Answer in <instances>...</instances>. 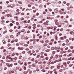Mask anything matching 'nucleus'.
Listing matches in <instances>:
<instances>
[{"label":"nucleus","instance_id":"nucleus-19","mask_svg":"<svg viewBox=\"0 0 74 74\" xmlns=\"http://www.w3.org/2000/svg\"><path fill=\"white\" fill-rule=\"evenodd\" d=\"M63 71V69H61L59 71V72H62Z\"/></svg>","mask_w":74,"mask_h":74},{"label":"nucleus","instance_id":"nucleus-23","mask_svg":"<svg viewBox=\"0 0 74 74\" xmlns=\"http://www.w3.org/2000/svg\"><path fill=\"white\" fill-rule=\"evenodd\" d=\"M39 30V29H37L36 30V33H38V32Z\"/></svg>","mask_w":74,"mask_h":74},{"label":"nucleus","instance_id":"nucleus-31","mask_svg":"<svg viewBox=\"0 0 74 74\" xmlns=\"http://www.w3.org/2000/svg\"><path fill=\"white\" fill-rule=\"evenodd\" d=\"M37 27H41V25H37Z\"/></svg>","mask_w":74,"mask_h":74},{"label":"nucleus","instance_id":"nucleus-63","mask_svg":"<svg viewBox=\"0 0 74 74\" xmlns=\"http://www.w3.org/2000/svg\"><path fill=\"white\" fill-rule=\"evenodd\" d=\"M7 7H8H8H11V5H8L7 6Z\"/></svg>","mask_w":74,"mask_h":74},{"label":"nucleus","instance_id":"nucleus-44","mask_svg":"<svg viewBox=\"0 0 74 74\" xmlns=\"http://www.w3.org/2000/svg\"><path fill=\"white\" fill-rule=\"evenodd\" d=\"M61 51H63V48H61L60 49Z\"/></svg>","mask_w":74,"mask_h":74},{"label":"nucleus","instance_id":"nucleus-8","mask_svg":"<svg viewBox=\"0 0 74 74\" xmlns=\"http://www.w3.org/2000/svg\"><path fill=\"white\" fill-rule=\"evenodd\" d=\"M9 26H10V27L12 26H13V24L12 23H10L9 25Z\"/></svg>","mask_w":74,"mask_h":74},{"label":"nucleus","instance_id":"nucleus-51","mask_svg":"<svg viewBox=\"0 0 74 74\" xmlns=\"http://www.w3.org/2000/svg\"><path fill=\"white\" fill-rule=\"evenodd\" d=\"M16 46H19V43H17L16 44Z\"/></svg>","mask_w":74,"mask_h":74},{"label":"nucleus","instance_id":"nucleus-41","mask_svg":"<svg viewBox=\"0 0 74 74\" xmlns=\"http://www.w3.org/2000/svg\"><path fill=\"white\" fill-rule=\"evenodd\" d=\"M45 63H46V62H45V61H44L43 62V64H45Z\"/></svg>","mask_w":74,"mask_h":74},{"label":"nucleus","instance_id":"nucleus-62","mask_svg":"<svg viewBox=\"0 0 74 74\" xmlns=\"http://www.w3.org/2000/svg\"><path fill=\"white\" fill-rule=\"evenodd\" d=\"M73 48H74V47L73 46L71 47V49H73Z\"/></svg>","mask_w":74,"mask_h":74},{"label":"nucleus","instance_id":"nucleus-59","mask_svg":"<svg viewBox=\"0 0 74 74\" xmlns=\"http://www.w3.org/2000/svg\"><path fill=\"white\" fill-rule=\"evenodd\" d=\"M47 36H48V37H49V33H48L47 34Z\"/></svg>","mask_w":74,"mask_h":74},{"label":"nucleus","instance_id":"nucleus-38","mask_svg":"<svg viewBox=\"0 0 74 74\" xmlns=\"http://www.w3.org/2000/svg\"><path fill=\"white\" fill-rule=\"evenodd\" d=\"M11 22H12V23H15V21H14L13 20Z\"/></svg>","mask_w":74,"mask_h":74},{"label":"nucleus","instance_id":"nucleus-58","mask_svg":"<svg viewBox=\"0 0 74 74\" xmlns=\"http://www.w3.org/2000/svg\"><path fill=\"white\" fill-rule=\"evenodd\" d=\"M22 53H23V54H25V51H23L22 52Z\"/></svg>","mask_w":74,"mask_h":74},{"label":"nucleus","instance_id":"nucleus-39","mask_svg":"<svg viewBox=\"0 0 74 74\" xmlns=\"http://www.w3.org/2000/svg\"><path fill=\"white\" fill-rule=\"evenodd\" d=\"M44 45L45 47H47V46L48 45V44L47 43H46Z\"/></svg>","mask_w":74,"mask_h":74},{"label":"nucleus","instance_id":"nucleus-53","mask_svg":"<svg viewBox=\"0 0 74 74\" xmlns=\"http://www.w3.org/2000/svg\"><path fill=\"white\" fill-rule=\"evenodd\" d=\"M36 15V16H38V15H39V13H37Z\"/></svg>","mask_w":74,"mask_h":74},{"label":"nucleus","instance_id":"nucleus-7","mask_svg":"<svg viewBox=\"0 0 74 74\" xmlns=\"http://www.w3.org/2000/svg\"><path fill=\"white\" fill-rule=\"evenodd\" d=\"M54 73L55 74H57V71H56V69H55V70L54 71Z\"/></svg>","mask_w":74,"mask_h":74},{"label":"nucleus","instance_id":"nucleus-25","mask_svg":"<svg viewBox=\"0 0 74 74\" xmlns=\"http://www.w3.org/2000/svg\"><path fill=\"white\" fill-rule=\"evenodd\" d=\"M40 56L39 55H38V56H37L36 58H40Z\"/></svg>","mask_w":74,"mask_h":74},{"label":"nucleus","instance_id":"nucleus-28","mask_svg":"<svg viewBox=\"0 0 74 74\" xmlns=\"http://www.w3.org/2000/svg\"><path fill=\"white\" fill-rule=\"evenodd\" d=\"M40 42H41V43H44V41H43V40H40Z\"/></svg>","mask_w":74,"mask_h":74},{"label":"nucleus","instance_id":"nucleus-9","mask_svg":"<svg viewBox=\"0 0 74 74\" xmlns=\"http://www.w3.org/2000/svg\"><path fill=\"white\" fill-rule=\"evenodd\" d=\"M4 18H5V17L4 16H3L1 17V19H2V20H3V19H4Z\"/></svg>","mask_w":74,"mask_h":74},{"label":"nucleus","instance_id":"nucleus-5","mask_svg":"<svg viewBox=\"0 0 74 74\" xmlns=\"http://www.w3.org/2000/svg\"><path fill=\"white\" fill-rule=\"evenodd\" d=\"M56 61H55L54 62H51V64H53L54 63H56Z\"/></svg>","mask_w":74,"mask_h":74},{"label":"nucleus","instance_id":"nucleus-26","mask_svg":"<svg viewBox=\"0 0 74 74\" xmlns=\"http://www.w3.org/2000/svg\"><path fill=\"white\" fill-rule=\"evenodd\" d=\"M66 5L67 6H69V5H70V3H67L66 4Z\"/></svg>","mask_w":74,"mask_h":74},{"label":"nucleus","instance_id":"nucleus-6","mask_svg":"<svg viewBox=\"0 0 74 74\" xmlns=\"http://www.w3.org/2000/svg\"><path fill=\"white\" fill-rule=\"evenodd\" d=\"M64 37H61L60 38V40H64Z\"/></svg>","mask_w":74,"mask_h":74},{"label":"nucleus","instance_id":"nucleus-37","mask_svg":"<svg viewBox=\"0 0 74 74\" xmlns=\"http://www.w3.org/2000/svg\"><path fill=\"white\" fill-rule=\"evenodd\" d=\"M18 41V40L17 39H16L15 40H14V41L15 42H17V41Z\"/></svg>","mask_w":74,"mask_h":74},{"label":"nucleus","instance_id":"nucleus-18","mask_svg":"<svg viewBox=\"0 0 74 74\" xmlns=\"http://www.w3.org/2000/svg\"><path fill=\"white\" fill-rule=\"evenodd\" d=\"M7 18H8L9 16H10V14H7L6 15Z\"/></svg>","mask_w":74,"mask_h":74},{"label":"nucleus","instance_id":"nucleus-12","mask_svg":"<svg viewBox=\"0 0 74 74\" xmlns=\"http://www.w3.org/2000/svg\"><path fill=\"white\" fill-rule=\"evenodd\" d=\"M55 49V48H54V47H52L51 48V50L52 51V50H54Z\"/></svg>","mask_w":74,"mask_h":74},{"label":"nucleus","instance_id":"nucleus-47","mask_svg":"<svg viewBox=\"0 0 74 74\" xmlns=\"http://www.w3.org/2000/svg\"><path fill=\"white\" fill-rule=\"evenodd\" d=\"M43 72H45V71L44 70V69H42L41 70Z\"/></svg>","mask_w":74,"mask_h":74},{"label":"nucleus","instance_id":"nucleus-20","mask_svg":"<svg viewBox=\"0 0 74 74\" xmlns=\"http://www.w3.org/2000/svg\"><path fill=\"white\" fill-rule=\"evenodd\" d=\"M20 50H23V48L21 47L19 48Z\"/></svg>","mask_w":74,"mask_h":74},{"label":"nucleus","instance_id":"nucleus-46","mask_svg":"<svg viewBox=\"0 0 74 74\" xmlns=\"http://www.w3.org/2000/svg\"><path fill=\"white\" fill-rule=\"evenodd\" d=\"M38 64H42V62L40 61L38 62Z\"/></svg>","mask_w":74,"mask_h":74},{"label":"nucleus","instance_id":"nucleus-11","mask_svg":"<svg viewBox=\"0 0 74 74\" xmlns=\"http://www.w3.org/2000/svg\"><path fill=\"white\" fill-rule=\"evenodd\" d=\"M17 57H16L13 58V59L14 60H17Z\"/></svg>","mask_w":74,"mask_h":74},{"label":"nucleus","instance_id":"nucleus-13","mask_svg":"<svg viewBox=\"0 0 74 74\" xmlns=\"http://www.w3.org/2000/svg\"><path fill=\"white\" fill-rule=\"evenodd\" d=\"M55 24L56 25H58V20L56 21Z\"/></svg>","mask_w":74,"mask_h":74},{"label":"nucleus","instance_id":"nucleus-14","mask_svg":"<svg viewBox=\"0 0 74 74\" xmlns=\"http://www.w3.org/2000/svg\"><path fill=\"white\" fill-rule=\"evenodd\" d=\"M10 38H14V36L12 35L10 36Z\"/></svg>","mask_w":74,"mask_h":74},{"label":"nucleus","instance_id":"nucleus-36","mask_svg":"<svg viewBox=\"0 0 74 74\" xmlns=\"http://www.w3.org/2000/svg\"><path fill=\"white\" fill-rule=\"evenodd\" d=\"M6 43H7V42H6L5 41H4L3 42V44H6Z\"/></svg>","mask_w":74,"mask_h":74},{"label":"nucleus","instance_id":"nucleus-40","mask_svg":"<svg viewBox=\"0 0 74 74\" xmlns=\"http://www.w3.org/2000/svg\"><path fill=\"white\" fill-rule=\"evenodd\" d=\"M8 47H10V46H11V44L10 43L8 44Z\"/></svg>","mask_w":74,"mask_h":74},{"label":"nucleus","instance_id":"nucleus-16","mask_svg":"<svg viewBox=\"0 0 74 74\" xmlns=\"http://www.w3.org/2000/svg\"><path fill=\"white\" fill-rule=\"evenodd\" d=\"M19 63L20 64H23V62H20V61H19Z\"/></svg>","mask_w":74,"mask_h":74},{"label":"nucleus","instance_id":"nucleus-52","mask_svg":"<svg viewBox=\"0 0 74 74\" xmlns=\"http://www.w3.org/2000/svg\"><path fill=\"white\" fill-rule=\"evenodd\" d=\"M3 60H1L0 61V62H1V63H3Z\"/></svg>","mask_w":74,"mask_h":74},{"label":"nucleus","instance_id":"nucleus-10","mask_svg":"<svg viewBox=\"0 0 74 74\" xmlns=\"http://www.w3.org/2000/svg\"><path fill=\"white\" fill-rule=\"evenodd\" d=\"M65 50H67V49H69V48H68V47H66V46H65Z\"/></svg>","mask_w":74,"mask_h":74},{"label":"nucleus","instance_id":"nucleus-22","mask_svg":"<svg viewBox=\"0 0 74 74\" xmlns=\"http://www.w3.org/2000/svg\"><path fill=\"white\" fill-rule=\"evenodd\" d=\"M6 51V49H4L3 50V52H5Z\"/></svg>","mask_w":74,"mask_h":74},{"label":"nucleus","instance_id":"nucleus-45","mask_svg":"<svg viewBox=\"0 0 74 74\" xmlns=\"http://www.w3.org/2000/svg\"><path fill=\"white\" fill-rule=\"evenodd\" d=\"M5 12H2V14L3 15H4V14H5Z\"/></svg>","mask_w":74,"mask_h":74},{"label":"nucleus","instance_id":"nucleus-15","mask_svg":"<svg viewBox=\"0 0 74 74\" xmlns=\"http://www.w3.org/2000/svg\"><path fill=\"white\" fill-rule=\"evenodd\" d=\"M40 58H42V59L43 58H44V56H40Z\"/></svg>","mask_w":74,"mask_h":74},{"label":"nucleus","instance_id":"nucleus-21","mask_svg":"<svg viewBox=\"0 0 74 74\" xmlns=\"http://www.w3.org/2000/svg\"><path fill=\"white\" fill-rule=\"evenodd\" d=\"M4 47L3 46H2L1 48V49H4Z\"/></svg>","mask_w":74,"mask_h":74},{"label":"nucleus","instance_id":"nucleus-4","mask_svg":"<svg viewBox=\"0 0 74 74\" xmlns=\"http://www.w3.org/2000/svg\"><path fill=\"white\" fill-rule=\"evenodd\" d=\"M6 65L8 67H9V68H10V64H9V63H6Z\"/></svg>","mask_w":74,"mask_h":74},{"label":"nucleus","instance_id":"nucleus-27","mask_svg":"<svg viewBox=\"0 0 74 74\" xmlns=\"http://www.w3.org/2000/svg\"><path fill=\"white\" fill-rule=\"evenodd\" d=\"M73 33V31H71L70 32V34H72Z\"/></svg>","mask_w":74,"mask_h":74},{"label":"nucleus","instance_id":"nucleus-54","mask_svg":"<svg viewBox=\"0 0 74 74\" xmlns=\"http://www.w3.org/2000/svg\"><path fill=\"white\" fill-rule=\"evenodd\" d=\"M67 32H70V29H66V30Z\"/></svg>","mask_w":74,"mask_h":74},{"label":"nucleus","instance_id":"nucleus-55","mask_svg":"<svg viewBox=\"0 0 74 74\" xmlns=\"http://www.w3.org/2000/svg\"><path fill=\"white\" fill-rule=\"evenodd\" d=\"M45 59L47 60L48 59V57H47L45 58Z\"/></svg>","mask_w":74,"mask_h":74},{"label":"nucleus","instance_id":"nucleus-3","mask_svg":"<svg viewBox=\"0 0 74 74\" xmlns=\"http://www.w3.org/2000/svg\"><path fill=\"white\" fill-rule=\"evenodd\" d=\"M60 65H58L57 66V70H58V69H60Z\"/></svg>","mask_w":74,"mask_h":74},{"label":"nucleus","instance_id":"nucleus-49","mask_svg":"<svg viewBox=\"0 0 74 74\" xmlns=\"http://www.w3.org/2000/svg\"><path fill=\"white\" fill-rule=\"evenodd\" d=\"M8 49H12V47H9L8 48Z\"/></svg>","mask_w":74,"mask_h":74},{"label":"nucleus","instance_id":"nucleus-35","mask_svg":"<svg viewBox=\"0 0 74 74\" xmlns=\"http://www.w3.org/2000/svg\"><path fill=\"white\" fill-rule=\"evenodd\" d=\"M38 3H41V0H39L38 1Z\"/></svg>","mask_w":74,"mask_h":74},{"label":"nucleus","instance_id":"nucleus-2","mask_svg":"<svg viewBox=\"0 0 74 74\" xmlns=\"http://www.w3.org/2000/svg\"><path fill=\"white\" fill-rule=\"evenodd\" d=\"M32 26H34V27H33V29H34L36 28V24H33Z\"/></svg>","mask_w":74,"mask_h":74},{"label":"nucleus","instance_id":"nucleus-29","mask_svg":"<svg viewBox=\"0 0 74 74\" xmlns=\"http://www.w3.org/2000/svg\"><path fill=\"white\" fill-rule=\"evenodd\" d=\"M66 42H69V40L68 39H66Z\"/></svg>","mask_w":74,"mask_h":74},{"label":"nucleus","instance_id":"nucleus-32","mask_svg":"<svg viewBox=\"0 0 74 74\" xmlns=\"http://www.w3.org/2000/svg\"><path fill=\"white\" fill-rule=\"evenodd\" d=\"M13 66V64H11L10 65V66L12 67Z\"/></svg>","mask_w":74,"mask_h":74},{"label":"nucleus","instance_id":"nucleus-42","mask_svg":"<svg viewBox=\"0 0 74 74\" xmlns=\"http://www.w3.org/2000/svg\"><path fill=\"white\" fill-rule=\"evenodd\" d=\"M53 56H51L50 57L51 59H53Z\"/></svg>","mask_w":74,"mask_h":74},{"label":"nucleus","instance_id":"nucleus-33","mask_svg":"<svg viewBox=\"0 0 74 74\" xmlns=\"http://www.w3.org/2000/svg\"><path fill=\"white\" fill-rule=\"evenodd\" d=\"M35 62L36 63H38V61H37V60H35Z\"/></svg>","mask_w":74,"mask_h":74},{"label":"nucleus","instance_id":"nucleus-43","mask_svg":"<svg viewBox=\"0 0 74 74\" xmlns=\"http://www.w3.org/2000/svg\"><path fill=\"white\" fill-rule=\"evenodd\" d=\"M28 38H29V37H26L25 38V39L26 40H27V39H28Z\"/></svg>","mask_w":74,"mask_h":74},{"label":"nucleus","instance_id":"nucleus-1","mask_svg":"<svg viewBox=\"0 0 74 74\" xmlns=\"http://www.w3.org/2000/svg\"><path fill=\"white\" fill-rule=\"evenodd\" d=\"M6 59L8 60L9 62H12L13 60V58L10 57L9 56H8L6 58Z\"/></svg>","mask_w":74,"mask_h":74},{"label":"nucleus","instance_id":"nucleus-57","mask_svg":"<svg viewBox=\"0 0 74 74\" xmlns=\"http://www.w3.org/2000/svg\"><path fill=\"white\" fill-rule=\"evenodd\" d=\"M21 15H25V14L23 13H21Z\"/></svg>","mask_w":74,"mask_h":74},{"label":"nucleus","instance_id":"nucleus-64","mask_svg":"<svg viewBox=\"0 0 74 74\" xmlns=\"http://www.w3.org/2000/svg\"><path fill=\"white\" fill-rule=\"evenodd\" d=\"M11 73H15V72H14V71H11Z\"/></svg>","mask_w":74,"mask_h":74},{"label":"nucleus","instance_id":"nucleus-50","mask_svg":"<svg viewBox=\"0 0 74 74\" xmlns=\"http://www.w3.org/2000/svg\"><path fill=\"white\" fill-rule=\"evenodd\" d=\"M70 61H68L67 62V64H70Z\"/></svg>","mask_w":74,"mask_h":74},{"label":"nucleus","instance_id":"nucleus-61","mask_svg":"<svg viewBox=\"0 0 74 74\" xmlns=\"http://www.w3.org/2000/svg\"><path fill=\"white\" fill-rule=\"evenodd\" d=\"M4 70H7V67H5L4 68Z\"/></svg>","mask_w":74,"mask_h":74},{"label":"nucleus","instance_id":"nucleus-17","mask_svg":"<svg viewBox=\"0 0 74 74\" xmlns=\"http://www.w3.org/2000/svg\"><path fill=\"white\" fill-rule=\"evenodd\" d=\"M7 32V30H5L3 32V34H5V33H6Z\"/></svg>","mask_w":74,"mask_h":74},{"label":"nucleus","instance_id":"nucleus-30","mask_svg":"<svg viewBox=\"0 0 74 74\" xmlns=\"http://www.w3.org/2000/svg\"><path fill=\"white\" fill-rule=\"evenodd\" d=\"M12 56H15V53H12Z\"/></svg>","mask_w":74,"mask_h":74},{"label":"nucleus","instance_id":"nucleus-60","mask_svg":"<svg viewBox=\"0 0 74 74\" xmlns=\"http://www.w3.org/2000/svg\"><path fill=\"white\" fill-rule=\"evenodd\" d=\"M50 34H51V35H52V34H53V32H50Z\"/></svg>","mask_w":74,"mask_h":74},{"label":"nucleus","instance_id":"nucleus-24","mask_svg":"<svg viewBox=\"0 0 74 74\" xmlns=\"http://www.w3.org/2000/svg\"><path fill=\"white\" fill-rule=\"evenodd\" d=\"M58 57V55H56L55 56V58L56 59H57Z\"/></svg>","mask_w":74,"mask_h":74},{"label":"nucleus","instance_id":"nucleus-34","mask_svg":"<svg viewBox=\"0 0 74 74\" xmlns=\"http://www.w3.org/2000/svg\"><path fill=\"white\" fill-rule=\"evenodd\" d=\"M10 41H11V40H10V39H8V42H10Z\"/></svg>","mask_w":74,"mask_h":74},{"label":"nucleus","instance_id":"nucleus-56","mask_svg":"<svg viewBox=\"0 0 74 74\" xmlns=\"http://www.w3.org/2000/svg\"><path fill=\"white\" fill-rule=\"evenodd\" d=\"M36 71H40V69H37Z\"/></svg>","mask_w":74,"mask_h":74},{"label":"nucleus","instance_id":"nucleus-48","mask_svg":"<svg viewBox=\"0 0 74 74\" xmlns=\"http://www.w3.org/2000/svg\"><path fill=\"white\" fill-rule=\"evenodd\" d=\"M24 46H25V47H27V46H28V45L27 44H25V45Z\"/></svg>","mask_w":74,"mask_h":74}]
</instances>
